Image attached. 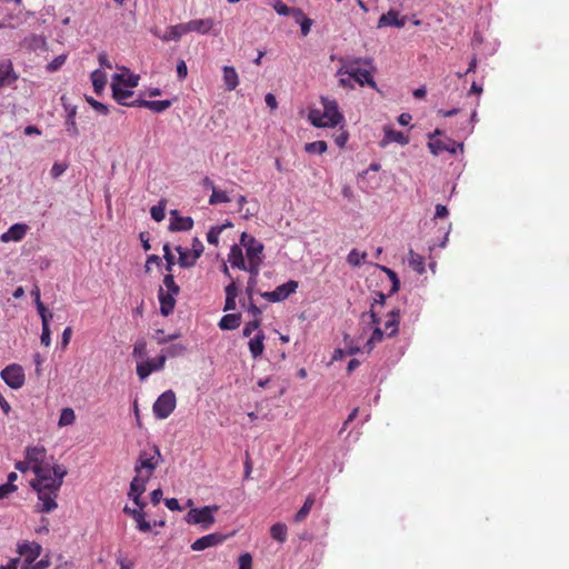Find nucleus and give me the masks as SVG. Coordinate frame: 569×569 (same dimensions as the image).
<instances>
[{"mask_svg": "<svg viewBox=\"0 0 569 569\" xmlns=\"http://www.w3.org/2000/svg\"><path fill=\"white\" fill-rule=\"evenodd\" d=\"M67 473L68 471L64 466H56L53 468V473L36 477L30 482L31 487L37 491L38 499L41 502L37 507V511L49 513L58 507V493Z\"/></svg>", "mask_w": 569, "mask_h": 569, "instance_id": "nucleus-1", "label": "nucleus"}, {"mask_svg": "<svg viewBox=\"0 0 569 569\" xmlns=\"http://www.w3.org/2000/svg\"><path fill=\"white\" fill-rule=\"evenodd\" d=\"M323 111L313 109L309 112V120L312 126L317 128H333L343 121V116L339 111L336 100L329 98H321Z\"/></svg>", "mask_w": 569, "mask_h": 569, "instance_id": "nucleus-2", "label": "nucleus"}, {"mask_svg": "<svg viewBox=\"0 0 569 569\" xmlns=\"http://www.w3.org/2000/svg\"><path fill=\"white\" fill-rule=\"evenodd\" d=\"M386 296L382 292H376V298L370 306V310L368 312H363L361 315V320L366 321L367 318L370 319V325H373L375 328L372 330L371 337L368 339L366 347L368 348V352H370L375 346L382 341L386 331L379 327L380 323V309L385 307Z\"/></svg>", "mask_w": 569, "mask_h": 569, "instance_id": "nucleus-3", "label": "nucleus"}, {"mask_svg": "<svg viewBox=\"0 0 569 569\" xmlns=\"http://www.w3.org/2000/svg\"><path fill=\"white\" fill-rule=\"evenodd\" d=\"M162 461V455L158 446L153 445L148 449L140 451L134 471L137 475L144 476L150 479L153 471Z\"/></svg>", "mask_w": 569, "mask_h": 569, "instance_id": "nucleus-4", "label": "nucleus"}, {"mask_svg": "<svg viewBox=\"0 0 569 569\" xmlns=\"http://www.w3.org/2000/svg\"><path fill=\"white\" fill-rule=\"evenodd\" d=\"M362 62V59H353L342 61V67L337 71L338 76H345L352 78L361 87L368 84L371 88H376V82L371 76V72L366 69H361L358 64Z\"/></svg>", "mask_w": 569, "mask_h": 569, "instance_id": "nucleus-5", "label": "nucleus"}, {"mask_svg": "<svg viewBox=\"0 0 569 569\" xmlns=\"http://www.w3.org/2000/svg\"><path fill=\"white\" fill-rule=\"evenodd\" d=\"M47 451L44 447L36 446L29 447L26 450V459L32 463L31 469L36 477L47 476L53 473V468L57 463L50 465L46 462Z\"/></svg>", "mask_w": 569, "mask_h": 569, "instance_id": "nucleus-6", "label": "nucleus"}, {"mask_svg": "<svg viewBox=\"0 0 569 569\" xmlns=\"http://www.w3.org/2000/svg\"><path fill=\"white\" fill-rule=\"evenodd\" d=\"M218 509V506L193 508L187 513L186 521L190 525H199L203 530H208L216 521L214 512Z\"/></svg>", "mask_w": 569, "mask_h": 569, "instance_id": "nucleus-7", "label": "nucleus"}, {"mask_svg": "<svg viewBox=\"0 0 569 569\" xmlns=\"http://www.w3.org/2000/svg\"><path fill=\"white\" fill-rule=\"evenodd\" d=\"M440 136H442V131L440 129H436L432 133H429L428 148L432 154L439 156L446 151L449 153H456L458 148H462L461 144L457 143L455 140L448 137L443 139H436V137Z\"/></svg>", "mask_w": 569, "mask_h": 569, "instance_id": "nucleus-8", "label": "nucleus"}, {"mask_svg": "<svg viewBox=\"0 0 569 569\" xmlns=\"http://www.w3.org/2000/svg\"><path fill=\"white\" fill-rule=\"evenodd\" d=\"M176 405V393L172 390L164 391L153 403L154 417L160 420L168 418L173 412Z\"/></svg>", "mask_w": 569, "mask_h": 569, "instance_id": "nucleus-9", "label": "nucleus"}, {"mask_svg": "<svg viewBox=\"0 0 569 569\" xmlns=\"http://www.w3.org/2000/svg\"><path fill=\"white\" fill-rule=\"evenodd\" d=\"M1 378L12 389H20L26 381L23 369L19 365L7 366L1 371Z\"/></svg>", "mask_w": 569, "mask_h": 569, "instance_id": "nucleus-10", "label": "nucleus"}, {"mask_svg": "<svg viewBox=\"0 0 569 569\" xmlns=\"http://www.w3.org/2000/svg\"><path fill=\"white\" fill-rule=\"evenodd\" d=\"M298 288L296 280L278 286L273 291L262 292L261 297L270 302H279L287 299L290 295L295 293Z\"/></svg>", "mask_w": 569, "mask_h": 569, "instance_id": "nucleus-11", "label": "nucleus"}, {"mask_svg": "<svg viewBox=\"0 0 569 569\" xmlns=\"http://www.w3.org/2000/svg\"><path fill=\"white\" fill-rule=\"evenodd\" d=\"M167 361V356L160 353L157 358L148 359L137 365V375L140 380L148 378L153 371L163 369Z\"/></svg>", "mask_w": 569, "mask_h": 569, "instance_id": "nucleus-12", "label": "nucleus"}, {"mask_svg": "<svg viewBox=\"0 0 569 569\" xmlns=\"http://www.w3.org/2000/svg\"><path fill=\"white\" fill-rule=\"evenodd\" d=\"M18 553L24 558L22 566H31L41 555L42 547L36 541H23L18 545Z\"/></svg>", "mask_w": 569, "mask_h": 569, "instance_id": "nucleus-13", "label": "nucleus"}, {"mask_svg": "<svg viewBox=\"0 0 569 569\" xmlns=\"http://www.w3.org/2000/svg\"><path fill=\"white\" fill-rule=\"evenodd\" d=\"M148 476L144 477L136 473V477L132 479L130 483V490L128 492V496L140 509H143L146 506V503L141 501L140 497L146 491V483L148 482Z\"/></svg>", "mask_w": 569, "mask_h": 569, "instance_id": "nucleus-14", "label": "nucleus"}, {"mask_svg": "<svg viewBox=\"0 0 569 569\" xmlns=\"http://www.w3.org/2000/svg\"><path fill=\"white\" fill-rule=\"evenodd\" d=\"M240 244L246 248L248 260L262 259L263 244L251 234L242 232L240 237Z\"/></svg>", "mask_w": 569, "mask_h": 569, "instance_id": "nucleus-15", "label": "nucleus"}, {"mask_svg": "<svg viewBox=\"0 0 569 569\" xmlns=\"http://www.w3.org/2000/svg\"><path fill=\"white\" fill-rule=\"evenodd\" d=\"M113 99L126 107H138L139 99L130 100L133 96V91L123 88L120 83L113 82L111 84Z\"/></svg>", "mask_w": 569, "mask_h": 569, "instance_id": "nucleus-16", "label": "nucleus"}, {"mask_svg": "<svg viewBox=\"0 0 569 569\" xmlns=\"http://www.w3.org/2000/svg\"><path fill=\"white\" fill-rule=\"evenodd\" d=\"M224 539H226V536H223L221 533H218V532L209 533V535H206V536L197 539L194 542H192L191 549L194 551H201V550L208 549L210 547H216V546L222 543L224 541Z\"/></svg>", "mask_w": 569, "mask_h": 569, "instance_id": "nucleus-17", "label": "nucleus"}, {"mask_svg": "<svg viewBox=\"0 0 569 569\" xmlns=\"http://www.w3.org/2000/svg\"><path fill=\"white\" fill-rule=\"evenodd\" d=\"M176 250L179 253L178 263L180 264V267L190 268L196 264L198 258L201 256L203 251V247L202 244H200V249H196L194 252L192 253L180 246H178Z\"/></svg>", "mask_w": 569, "mask_h": 569, "instance_id": "nucleus-18", "label": "nucleus"}, {"mask_svg": "<svg viewBox=\"0 0 569 569\" xmlns=\"http://www.w3.org/2000/svg\"><path fill=\"white\" fill-rule=\"evenodd\" d=\"M18 79V74L13 70V64L10 60L0 61V89L6 86H11Z\"/></svg>", "mask_w": 569, "mask_h": 569, "instance_id": "nucleus-19", "label": "nucleus"}, {"mask_svg": "<svg viewBox=\"0 0 569 569\" xmlns=\"http://www.w3.org/2000/svg\"><path fill=\"white\" fill-rule=\"evenodd\" d=\"M176 296L177 295L172 292H164L163 288L160 287L158 298L162 316L168 317L172 313L176 306Z\"/></svg>", "mask_w": 569, "mask_h": 569, "instance_id": "nucleus-20", "label": "nucleus"}, {"mask_svg": "<svg viewBox=\"0 0 569 569\" xmlns=\"http://www.w3.org/2000/svg\"><path fill=\"white\" fill-rule=\"evenodd\" d=\"M385 136L380 142V146L383 148L390 142H397L401 146H406L409 143V138L401 131H397L390 127H385L383 129Z\"/></svg>", "mask_w": 569, "mask_h": 569, "instance_id": "nucleus-21", "label": "nucleus"}, {"mask_svg": "<svg viewBox=\"0 0 569 569\" xmlns=\"http://www.w3.org/2000/svg\"><path fill=\"white\" fill-rule=\"evenodd\" d=\"M28 230V226L24 223H14L7 232L2 233L0 240L2 242L20 241L24 238Z\"/></svg>", "mask_w": 569, "mask_h": 569, "instance_id": "nucleus-22", "label": "nucleus"}, {"mask_svg": "<svg viewBox=\"0 0 569 569\" xmlns=\"http://www.w3.org/2000/svg\"><path fill=\"white\" fill-rule=\"evenodd\" d=\"M186 23L188 32H198L200 34L209 33L214 26V21L211 18L190 20Z\"/></svg>", "mask_w": 569, "mask_h": 569, "instance_id": "nucleus-23", "label": "nucleus"}, {"mask_svg": "<svg viewBox=\"0 0 569 569\" xmlns=\"http://www.w3.org/2000/svg\"><path fill=\"white\" fill-rule=\"evenodd\" d=\"M172 218L169 229L171 231H187L193 227V220L190 217H181L177 210L171 212Z\"/></svg>", "mask_w": 569, "mask_h": 569, "instance_id": "nucleus-24", "label": "nucleus"}, {"mask_svg": "<svg viewBox=\"0 0 569 569\" xmlns=\"http://www.w3.org/2000/svg\"><path fill=\"white\" fill-rule=\"evenodd\" d=\"M264 339L266 336L263 331L259 330L257 335L249 340L248 348L253 359H258L262 356L264 350Z\"/></svg>", "mask_w": 569, "mask_h": 569, "instance_id": "nucleus-25", "label": "nucleus"}, {"mask_svg": "<svg viewBox=\"0 0 569 569\" xmlns=\"http://www.w3.org/2000/svg\"><path fill=\"white\" fill-rule=\"evenodd\" d=\"M406 24V18L399 17V13L395 10H389L387 13L382 14L379 18L378 27L393 26L397 28H402Z\"/></svg>", "mask_w": 569, "mask_h": 569, "instance_id": "nucleus-26", "label": "nucleus"}, {"mask_svg": "<svg viewBox=\"0 0 569 569\" xmlns=\"http://www.w3.org/2000/svg\"><path fill=\"white\" fill-rule=\"evenodd\" d=\"M222 79L227 91H233L239 86V76L233 67L224 66L222 68Z\"/></svg>", "mask_w": 569, "mask_h": 569, "instance_id": "nucleus-27", "label": "nucleus"}, {"mask_svg": "<svg viewBox=\"0 0 569 569\" xmlns=\"http://www.w3.org/2000/svg\"><path fill=\"white\" fill-rule=\"evenodd\" d=\"M123 512L136 520L137 527L140 531L148 532L151 529L150 522L146 520L142 509H131L130 507L126 506L123 508Z\"/></svg>", "mask_w": 569, "mask_h": 569, "instance_id": "nucleus-28", "label": "nucleus"}, {"mask_svg": "<svg viewBox=\"0 0 569 569\" xmlns=\"http://www.w3.org/2000/svg\"><path fill=\"white\" fill-rule=\"evenodd\" d=\"M400 310L393 309L388 313V320L385 322V331L387 337H395L399 331Z\"/></svg>", "mask_w": 569, "mask_h": 569, "instance_id": "nucleus-29", "label": "nucleus"}, {"mask_svg": "<svg viewBox=\"0 0 569 569\" xmlns=\"http://www.w3.org/2000/svg\"><path fill=\"white\" fill-rule=\"evenodd\" d=\"M276 12L280 16H292L296 21H299L303 17V11L299 8H290L281 0H274L272 4Z\"/></svg>", "mask_w": 569, "mask_h": 569, "instance_id": "nucleus-30", "label": "nucleus"}, {"mask_svg": "<svg viewBox=\"0 0 569 569\" xmlns=\"http://www.w3.org/2000/svg\"><path fill=\"white\" fill-rule=\"evenodd\" d=\"M228 261L232 268H238L240 270H246L247 264L243 258L242 250L239 246L233 244L228 254Z\"/></svg>", "mask_w": 569, "mask_h": 569, "instance_id": "nucleus-31", "label": "nucleus"}, {"mask_svg": "<svg viewBox=\"0 0 569 569\" xmlns=\"http://www.w3.org/2000/svg\"><path fill=\"white\" fill-rule=\"evenodd\" d=\"M171 101L170 100H144L139 99L138 107L147 108L153 112H163L168 108H170Z\"/></svg>", "mask_w": 569, "mask_h": 569, "instance_id": "nucleus-32", "label": "nucleus"}, {"mask_svg": "<svg viewBox=\"0 0 569 569\" xmlns=\"http://www.w3.org/2000/svg\"><path fill=\"white\" fill-rule=\"evenodd\" d=\"M241 323V315L240 313H228L224 315L218 326L222 330H234Z\"/></svg>", "mask_w": 569, "mask_h": 569, "instance_id": "nucleus-33", "label": "nucleus"}, {"mask_svg": "<svg viewBox=\"0 0 569 569\" xmlns=\"http://www.w3.org/2000/svg\"><path fill=\"white\" fill-rule=\"evenodd\" d=\"M238 296V287L234 281L230 282L226 287V302H224V311L234 310L237 307L236 299Z\"/></svg>", "mask_w": 569, "mask_h": 569, "instance_id": "nucleus-34", "label": "nucleus"}, {"mask_svg": "<svg viewBox=\"0 0 569 569\" xmlns=\"http://www.w3.org/2000/svg\"><path fill=\"white\" fill-rule=\"evenodd\" d=\"M188 33L187 23H179L168 28L166 34L161 37L163 41L176 40L178 41L182 34Z\"/></svg>", "mask_w": 569, "mask_h": 569, "instance_id": "nucleus-35", "label": "nucleus"}, {"mask_svg": "<svg viewBox=\"0 0 569 569\" xmlns=\"http://www.w3.org/2000/svg\"><path fill=\"white\" fill-rule=\"evenodd\" d=\"M91 81L94 92L101 94L107 83V74L100 69H97L91 73Z\"/></svg>", "mask_w": 569, "mask_h": 569, "instance_id": "nucleus-36", "label": "nucleus"}, {"mask_svg": "<svg viewBox=\"0 0 569 569\" xmlns=\"http://www.w3.org/2000/svg\"><path fill=\"white\" fill-rule=\"evenodd\" d=\"M316 498L315 495H309L303 506L298 510V512L295 515V521L296 522H302L309 515L310 510L312 509L315 505Z\"/></svg>", "mask_w": 569, "mask_h": 569, "instance_id": "nucleus-37", "label": "nucleus"}, {"mask_svg": "<svg viewBox=\"0 0 569 569\" xmlns=\"http://www.w3.org/2000/svg\"><path fill=\"white\" fill-rule=\"evenodd\" d=\"M409 266L419 274L425 272V259L419 253H416L412 249L409 250L408 258Z\"/></svg>", "mask_w": 569, "mask_h": 569, "instance_id": "nucleus-38", "label": "nucleus"}, {"mask_svg": "<svg viewBox=\"0 0 569 569\" xmlns=\"http://www.w3.org/2000/svg\"><path fill=\"white\" fill-rule=\"evenodd\" d=\"M288 529L287 526L282 522H277L270 528V536L273 540L278 542H284L287 540Z\"/></svg>", "mask_w": 569, "mask_h": 569, "instance_id": "nucleus-39", "label": "nucleus"}, {"mask_svg": "<svg viewBox=\"0 0 569 569\" xmlns=\"http://www.w3.org/2000/svg\"><path fill=\"white\" fill-rule=\"evenodd\" d=\"M76 421V413L72 408H64L61 410L58 421L59 427L71 426Z\"/></svg>", "mask_w": 569, "mask_h": 569, "instance_id": "nucleus-40", "label": "nucleus"}, {"mask_svg": "<svg viewBox=\"0 0 569 569\" xmlns=\"http://www.w3.org/2000/svg\"><path fill=\"white\" fill-rule=\"evenodd\" d=\"M367 258V252H360L359 250L357 249H352L349 254L347 256V262L351 266V267H360L361 263L366 260Z\"/></svg>", "mask_w": 569, "mask_h": 569, "instance_id": "nucleus-41", "label": "nucleus"}, {"mask_svg": "<svg viewBox=\"0 0 569 569\" xmlns=\"http://www.w3.org/2000/svg\"><path fill=\"white\" fill-rule=\"evenodd\" d=\"M228 202H230V198L226 191L219 190L217 188L212 190V193L209 198V204L216 206L219 203H228Z\"/></svg>", "mask_w": 569, "mask_h": 569, "instance_id": "nucleus-42", "label": "nucleus"}, {"mask_svg": "<svg viewBox=\"0 0 569 569\" xmlns=\"http://www.w3.org/2000/svg\"><path fill=\"white\" fill-rule=\"evenodd\" d=\"M327 148H328L327 142L322 141V140L309 142V143H306V146H305L306 152L318 153V154L325 153L327 151Z\"/></svg>", "mask_w": 569, "mask_h": 569, "instance_id": "nucleus-43", "label": "nucleus"}, {"mask_svg": "<svg viewBox=\"0 0 569 569\" xmlns=\"http://www.w3.org/2000/svg\"><path fill=\"white\" fill-rule=\"evenodd\" d=\"M138 81H139V76H136V74H130L127 79H124V77L122 74L116 73L113 76V82L123 84L124 87H128V88L137 87Z\"/></svg>", "mask_w": 569, "mask_h": 569, "instance_id": "nucleus-44", "label": "nucleus"}, {"mask_svg": "<svg viewBox=\"0 0 569 569\" xmlns=\"http://www.w3.org/2000/svg\"><path fill=\"white\" fill-rule=\"evenodd\" d=\"M67 131L73 136L77 137L79 134V130L76 123V108L71 109L67 117Z\"/></svg>", "mask_w": 569, "mask_h": 569, "instance_id": "nucleus-45", "label": "nucleus"}, {"mask_svg": "<svg viewBox=\"0 0 569 569\" xmlns=\"http://www.w3.org/2000/svg\"><path fill=\"white\" fill-rule=\"evenodd\" d=\"M132 356L136 359H143L147 356V342L144 339H138L134 342Z\"/></svg>", "mask_w": 569, "mask_h": 569, "instance_id": "nucleus-46", "label": "nucleus"}, {"mask_svg": "<svg viewBox=\"0 0 569 569\" xmlns=\"http://www.w3.org/2000/svg\"><path fill=\"white\" fill-rule=\"evenodd\" d=\"M179 336H180L179 333H173V335L167 336L162 329H157L154 331L152 338L157 341V343L164 345L169 341L177 339Z\"/></svg>", "mask_w": 569, "mask_h": 569, "instance_id": "nucleus-47", "label": "nucleus"}, {"mask_svg": "<svg viewBox=\"0 0 569 569\" xmlns=\"http://www.w3.org/2000/svg\"><path fill=\"white\" fill-rule=\"evenodd\" d=\"M184 351H186V347L182 343H174V345L169 346L166 349V352L162 351L161 353L166 355L167 357L174 358V357L182 356L184 353Z\"/></svg>", "mask_w": 569, "mask_h": 569, "instance_id": "nucleus-48", "label": "nucleus"}, {"mask_svg": "<svg viewBox=\"0 0 569 569\" xmlns=\"http://www.w3.org/2000/svg\"><path fill=\"white\" fill-rule=\"evenodd\" d=\"M66 60H67L66 53H62V54L56 57L52 61H50L47 64V67H46L47 71L54 72V71L59 70L64 64Z\"/></svg>", "mask_w": 569, "mask_h": 569, "instance_id": "nucleus-49", "label": "nucleus"}, {"mask_svg": "<svg viewBox=\"0 0 569 569\" xmlns=\"http://www.w3.org/2000/svg\"><path fill=\"white\" fill-rule=\"evenodd\" d=\"M163 284L167 288V292H172L178 295L180 291L179 286L174 282V278L172 273H168L163 278Z\"/></svg>", "mask_w": 569, "mask_h": 569, "instance_id": "nucleus-50", "label": "nucleus"}, {"mask_svg": "<svg viewBox=\"0 0 569 569\" xmlns=\"http://www.w3.org/2000/svg\"><path fill=\"white\" fill-rule=\"evenodd\" d=\"M86 101H87V102H88V103H89V104H90V106H91V107H92L97 112H99V113H101V114H104V116H107V114L109 113V109H108V107H107L104 103H102V102H100V101H98V100L93 99L92 97H88V96H87V97H86Z\"/></svg>", "mask_w": 569, "mask_h": 569, "instance_id": "nucleus-51", "label": "nucleus"}, {"mask_svg": "<svg viewBox=\"0 0 569 569\" xmlns=\"http://www.w3.org/2000/svg\"><path fill=\"white\" fill-rule=\"evenodd\" d=\"M163 258L167 262L166 270L171 273L172 267L174 264V256L171 252L169 243L163 246Z\"/></svg>", "mask_w": 569, "mask_h": 569, "instance_id": "nucleus-52", "label": "nucleus"}, {"mask_svg": "<svg viewBox=\"0 0 569 569\" xmlns=\"http://www.w3.org/2000/svg\"><path fill=\"white\" fill-rule=\"evenodd\" d=\"M261 326V319H252L243 327L242 335L244 337H250L253 331L258 330Z\"/></svg>", "mask_w": 569, "mask_h": 569, "instance_id": "nucleus-53", "label": "nucleus"}, {"mask_svg": "<svg viewBox=\"0 0 569 569\" xmlns=\"http://www.w3.org/2000/svg\"><path fill=\"white\" fill-rule=\"evenodd\" d=\"M262 259H251V260H248V267L246 270L249 271L250 273V278H253L256 279L258 273H259V270H260V263H261Z\"/></svg>", "mask_w": 569, "mask_h": 569, "instance_id": "nucleus-54", "label": "nucleus"}, {"mask_svg": "<svg viewBox=\"0 0 569 569\" xmlns=\"http://www.w3.org/2000/svg\"><path fill=\"white\" fill-rule=\"evenodd\" d=\"M243 307L247 308L248 312L252 316V319H261V309L256 306L253 302V298L251 300H248V303H243Z\"/></svg>", "mask_w": 569, "mask_h": 569, "instance_id": "nucleus-55", "label": "nucleus"}, {"mask_svg": "<svg viewBox=\"0 0 569 569\" xmlns=\"http://www.w3.org/2000/svg\"><path fill=\"white\" fill-rule=\"evenodd\" d=\"M221 233V228L219 227H213L209 230V232L207 233V241L210 243V244H214L217 246L218 242H219V236Z\"/></svg>", "mask_w": 569, "mask_h": 569, "instance_id": "nucleus-56", "label": "nucleus"}, {"mask_svg": "<svg viewBox=\"0 0 569 569\" xmlns=\"http://www.w3.org/2000/svg\"><path fill=\"white\" fill-rule=\"evenodd\" d=\"M50 566V559L48 556L39 560L38 562H33L31 566H21V569H47Z\"/></svg>", "mask_w": 569, "mask_h": 569, "instance_id": "nucleus-57", "label": "nucleus"}, {"mask_svg": "<svg viewBox=\"0 0 569 569\" xmlns=\"http://www.w3.org/2000/svg\"><path fill=\"white\" fill-rule=\"evenodd\" d=\"M150 213H151V217L152 219H154L156 221H162L164 219V207L159 204V206H153L150 210Z\"/></svg>", "mask_w": 569, "mask_h": 569, "instance_id": "nucleus-58", "label": "nucleus"}, {"mask_svg": "<svg viewBox=\"0 0 569 569\" xmlns=\"http://www.w3.org/2000/svg\"><path fill=\"white\" fill-rule=\"evenodd\" d=\"M252 558L250 553H243L239 557V568L238 569H251Z\"/></svg>", "mask_w": 569, "mask_h": 569, "instance_id": "nucleus-59", "label": "nucleus"}, {"mask_svg": "<svg viewBox=\"0 0 569 569\" xmlns=\"http://www.w3.org/2000/svg\"><path fill=\"white\" fill-rule=\"evenodd\" d=\"M40 341L46 347L50 346V343H51V331H50V327L49 326L42 327V332H41V336H40Z\"/></svg>", "mask_w": 569, "mask_h": 569, "instance_id": "nucleus-60", "label": "nucleus"}, {"mask_svg": "<svg viewBox=\"0 0 569 569\" xmlns=\"http://www.w3.org/2000/svg\"><path fill=\"white\" fill-rule=\"evenodd\" d=\"M383 270L387 272V274L389 276L390 280L392 281L391 292L398 291V289H399V279L397 277V273L393 270L388 269V268H383Z\"/></svg>", "mask_w": 569, "mask_h": 569, "instance_id": "nucleus-61", "label": "nucleus"}, {"mask_svg": "<svg viewBox=\"0 0 569 569\" xmlns=\"http://www.w3.org/2000/svg\"><path fill=\"white\" fill-rule=\"evenodd\" d=\"M17 490L13 483H3L0 486V500L6 498L9 493Z\"/></svg>", "mask_w": 569, "mask_h": 569, "instance_id": "nucleus-62", "label": "nucleus"}, {"mask_svg": "<svg viewBox=\"0 0 569 569\" xmlns=\"http://www.w3.org/2000/svg\"><path fill=\"white\" fill-rule=\"evenodd\" d=\"M66 169H67L66 164L56 162L52 166L50 173H51L52 178H59L66 171Z\"/></svg>", "mask_w": 569, "mask_h": 569, "instance_id": "nucleus-63", "label": "nucleus"}, {"mask_svg": "<svg viewBox=\"0 0 569 569\" xmlns=\"http://www.w3.org/2000/svg\"><path fill=\"white\" fill-rule=\"evenodd\" d=\"M298 22H300L301 26V33L307 36L310 32L312 21L303 16Z\"/></svg>", "mask_w": 569, "mask_h": 569, "instance_id": "nucleus-64", "label": "nucleus"}]
</instances>
